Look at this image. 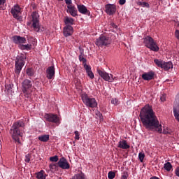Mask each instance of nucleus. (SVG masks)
<instances>
[{"label":"nucleus","mask_w":179,"mask_h":179,"mask_svg":"<svg viewBox=\"0 0 179 179\" xmlns=\"http://www.w3.org/2000/svg\"><path fill=\"white\" fill-rule=\"evenodd\" d=\"M110 43V38L106 37V36H102L96 39L95 44L98 47H103V45H108Z\"/></svg>","instance_id":"obj_9"},{"label":"nucleus","mask_w":179,"mask_h":179,"mask_svg":"<svg viewBox=\"0 0 179 179\" xmlns=\"http://www.w3.org/2000/svg\"><path fill=\"white\" fill-rule=\"evenodd\" d=\"M57 160H58V156H57V155L50 157V162H56Z\"/></svg>","instance_id":"obj_40"},{"label":"nucleus","mask_w":179,"mask_h":179,"mask_svg":"<svg viewBox=\"0 0 179 179\" xmlns=\"http://www.w3.org/2000/svg\"><path fill=\"white\" fill-rule=\"evenodd\" d=\"M99 117H103V115H101V113H99Z\"/></svg>","instance_id":"obj_51"},{"label":"nucleus","mask_w":179,"mask_h":179,"mask_svg":"<svg viewBox=\"0 0 179 179\" xmlns=\"http://www.w3.org/2000/svg\"><path fill=\"white\" fill-rule=\"evenodd\" d=\"M111 103H112V104H114L115 106H118V104H120V101H118V99H117L115 98H113L111 99Z\"/></svg>","instance_id":"obj_36"},{"label":"nucleus","mask_w":179,"mask_h":179,"mask_svg":"<svg viewBox=\"0 0 179 179\" xmlns=\"http://www.w3.org/2000/svg\"><path fill=\"white\" fill-rule=\"evenodd\" d=\"M173 115L176 120H177L179 122V102H177L173 106Z\"/></svg>","instance_id":"obj_21"},{"label":"nucleus","mask_w":179,"mask_h":179,"mask_svg":"<svg viewBox=\"0 0 179 179\" xmlns=\"http://www.w3.org/2000/svg\"><path fill=\"white\" fill-rule=\"evenodd\" d=\"M162 134H164V135H170V134H171V131L169 130V129H164L162 131Z\"/></svg>","instance_id":"obj_39"},{"label":"nucleus","mask_w":179,"mask_h":179,"mask_svg":"<svg viewBox=\"0 0 179 179\" xmlns=\"http://www.w3.org/2000/svg\"><path fill=\"white\" fill-rule=\"evenodd\" d=\"M143 43L145 46L147 48H149L150 51H154L155 52H157L159 50H160V48L157 45V43L155 41V39L152 38L150 36H147L144 39H143Z\"/></svg>","instance_id":"obj_4"},{"label":"nucleus","mask_w":179,"mask_h":179,"mask_svg":"<svg viewBox=\"0 0 179 179\" xmlns=\"http://www.w3.org/2000/svg\"><path fill=\"white\" fill-rule=\"evenodd\" d=\"M118 148L120 149H129L130 146L127 143V141L123 140L122 141H119Z\"/></svg>","instance_id":"obj_23"},{"label":"nucleus","mask_w":179,"mask_h":179,"mask_svg":"<svg viewBox=\"0 0 179 179\" xmlns=\"http://www.w3.org/2000/svg\"><path fill=\"white\" fill-rule=\"evenodd\" d=\"M175 36H176V38L179 40V30L178 29H176V31H175Z\"/></svg>","instance_id":"obj_44"},{"label":"nucleus","mask_w":179,"mask_h":179,"mask_svg":"<svg viewBox=\"0 0 179 179\" xmlns=\"http://www.w3.org/2000/svg\"><path fill=\"white\" fill-rule=\"evenodd\" d=\"M27 75H28V76H33V75H34V71H33V69H27Z\"/></svg>","instance_id":"obj_32"},{"label":"nucleus","mask_w":179,"mask_h":179,"mask_svg":"<svg viewBox=\"0 0 179 179\" xmlns=\"http://www.w3.org/2000/svg\"><path fill=\"white\" fill-rule=\"evenodd\" d=\"M33 86V83L29 79H25L22 83V90L24 94V97L29 99L30 97V89Z\"/></svg>","instance_id":"obj_6"},{"label":"nucleus","mask_w":179,"mask_h":179,"mask_svg":"<svg viewBox=\"0 0 179 179\" xmlns=\"http://www.w3.org/2000/svg\"><path fill=\"white\" fill-rule=\"evenodd\" d=\"M67 13H70L73 16V17H76L78 16V10L75 6H67Z\"/></svg>","instance_id":"obj_19"},{"label":"nucleus","mask_w":179,"mask_h":179,"mask_svg":"<svg viewBox=\"0 0 179 179\" xmlns=\"http://www.w3.org/2000/svg\"><path fill=\"white\" fill-rule=\"evenodd\" d=\"M137 5L138 6H142V8H150V5H149V3L145 1H138L137 2Z\"/></svg>","instance_id":"obj_29"},{"label":"nucleus","mask_w":179,"mask_h":179,"mask_svg":"<svg viewBox=\"0 0 179 179\" xmlns=\"http://www.w3.org/2000/svg\"><path fill=\"white\" fill-rule=\"evenodd\" d=\"M97 73L105 80L106 82H114V76L113 74H110L105 71H102L100 69L97 70Z\"/></svg>","instance_id":"obj_8"},{"label":"nucleus","mask_w":179,"mask_h":179,"mask_svg":"<svg viewBox=\"0 0 179 179\" xmlns=\"http://www.w3.org/2000/svg\"><path fill=\"white\" fill-rule=\"evenodd\" d=\"M22 128H24V122L22 120H18L13 123L10 129V134L17 143H20V137L23 136Z\"/></svg>","instance_id":"obj_2"},{"label":"nucleus","mask_w":179,"mask_h":179,"mask_svg":"<svg viewBox=\"0 0 179 179\" xmlns=\"http://www.w3.org/2000/svg\"><path fill=\"white\" fill-rule=\"evenodd\" d=\"M84 68L86 71L88 78L90 79H94V74L92 71V67L87 64L84 65Z\"/></svg>","instance_id":"obj_20"},{"label":"nucleus","mask_w":179,"mask_h":179,"mask_svg":"<svg viewBox=\"0 0 179 179\" xmlns=\"http://www.w3.org/2000/svg\"><path fill=\"white\" fill-rule=\"evenodd\" d=\"M64 37H69L73 34V27L71 25H66L63 29Z\"/></svg>","instance_id":"obj_15"},{"label":"nucleus","mask_w":179,"mask_h":179,"mask_svg":"<svg viewBox=\"0 0 179 179\" xmlns=\"http://www.w3.org/2000/svg\"><path fill=\"white\" fill-rule=\"evenodd\" d=\"M173 62H164V64L162 66V69H164V71H170V69H173Z\"/></svg>","instance_id":"obj_22"},{"label":"nucleus","mask_w":179,"mask_h":179,"mask_svg":"<svg viewBox=\"0 0 179 179\" xmlns=\"http://www.w3.org/2000/svg\"><path fill=\"white\" fill-rule=\"evenodd\" d=\"M138 158L140 162L142 163V162H143V159H145V153L140 152L138 154Z\"/></svg>","instance_id":"obj_38"},{"label":"nucleus","mask_w":179,"mask_h":179,"mask_svg":"<svg viewBox=\"0 0 179 179\" xmlns=\"http://www.w3.org/2000/svg\"><path fill=\"white\" fill-rule=\"evenodd\" d=\"M166 94H162L161 96H160V100L162 102H164L166 101Z\"/></svg>","instance_id":"obj_41"},{"label":"nucleus","mask_w":179,"mask_h":179,"mask_svg":"<svg viewBox=\"0 0 179 179\" xmlns=\"http://www.w3.org/2000/svg\"><path fill=\"white\" fill-rule=\"evenodd\" d=\"M155 64L158 66V68H163V65L164 64V61L159 59H154Z\"/></svg>","instance_id":"obj_28"},{"label":"nucleus","mask_w":179,"mask_h":179,"mask_svg":"<svg viewBox=\"0 0 179 179\" xmlns=\"http://www.w3.org/2000/svg\"><path fill=\"white\" fill-rule=\"evenodd\" d=\"M46 78H48V79H54V78H55V67L54 66L47 69Z\"/></svg>","instance_id":"obj_14"},{"label":"nucleus","mask_w":179,"mask_h":179,"mask_svg":"<svg viewBox=\"0 0 179 179\" xmlns=\"http://www.w3.org/2000/svg\"><path fill=\"white\" fill-rule=\"evenodd\" d=\"M81 99L86 107H89L90 108H96L98 106L96 98L89 97L87 94H83L81 95Z\"/></svg>","instance_id":"obj_5"},{"label":"nucleus","mask_w":179,"mask_h":179,"mask_svg":"<svg viewBox=\"0 0 179 179\" xmlns=\"http://www.w3.org/2000/svg\"><path fill=\"white\" fill-rule=\"evenodd\" d=\"M111 26H112L114 29H117V27H118V26L115 25V24H114V23H111Z\"/></svg>","instance_id":"obj_49"},{"label":"nucleus","mask_w":179,"mask_h":179,"mask_svg":"<svg viewBox=\"0 0 179 179\" xmlns=\"http://www.w3.org/2000/svg\"><path fill=\"white\" fill-rule=\"evenodd\" d=\"M164 169L166 170V171H171V169H173V165H171V163L166 162L164 165Z\"/></svg>","instance_id":"obj_30"},{"label":"nucleus","mask_w":179,"mask_h":179,"mask_svg":"<svg viewBox=\"0 0 179 179\" xmlns=\"http://www.w3.org/2000/svg\"><path fill=\"white\" fill-rule=\"evenodd\" d=\"M177 1H179V0H177Z\"/></svg>","instance_id":"obj_52"},{"label":"nucleus","mask_w":179,"mask_h":179,"mask_svg":"<svg viewBox=\"0 0 179 179\" xmlns=\"http://www.w3.org/2000/svg\"><path fill=\"white\" fill-rule=\"evenodd\" d=\"M108 178L109 179H114L115 178V173L113 171H109L108 173Z\"/></svg>","instance_id":"obj_33"},{"label":"nucleus","mask_w":179,"mask_h":179,"mask_svg":"<svg viewBox=\"0 0 179 179\" xmlns=\"http://www.w3.org/2000/svg\"><path fill=\"white\" fill-rule=\"evenodd\" d=\"M20 50H26L27 51H30V50H31V45L30 44H27V45H23V43L22 45H19Z\"/></svg>","instance_id":"obj_27"},{"label":"nucleus","mask_w":179,"mask_h":179,"mask_svg":"<svg viewBox=\"0 0 179 179\" xmlns=\"http://www.w3.org/2000/svg\"><path fill=\"white\" fill-rule=\"evenodd\" d=\"M25 162L26 163L30 162V155L28 154L25 156Z\"/></svg>","instance_id":"obj_42"},{"label":"nucleus","mask_w":179,"mask_h":179,"mask_svg":"<svg viewBox=\"0 0 179 179\" xmlns=\"http://www.w3.org/2000/svg\"><path fill=\"white\" fill-rule=\"evenodd\" d=\"M20 10L21 8L20 6H19V5H15L11 8L10 12L15 19L19 20V13H20Z\"/></svg>","instance_id":"obj_17"},{"label":"nucleus","mask_w":179,"mask_h":179,"mask_svg":"<svg viewBox=\"0 0 179 179\" xmlns=\"http://www.w3.org/2000/svg\"><path fill=\"white\" fill-rule=\"evenodd\" d=\"M38 141H41V142H48L50 141V135L48 134H44L39 136L38 137Z\"/></svg>","instance_id":"obj_25"},{"label":"nucleus","mask_w":179,"mask_h":179,"mask_svg":"<svg viewBox=\"0 0 179 179\" xmlns=\"http://www.w3.org/2000/svg\"><path fill=\"white\" fill-rule=\"evenodd\" d=\"M73 22H75V20H73L72 17H66L64 19L66 26H72L73 24Z\"/></svg>","instance_id":"obj_26"},{"label":"nucleus","mask_w":179,"mask_h":179,"mask_svg":"<svg viewBox=\"0 0 179 179\" xmlns=\"http://www.w3.org/2000/svg\"><path fill=\"white\" fill-rule=\"evenodd\" d=\"M175 174L177 177H179V166H178L175 170Z\"/></svg>","instance_id":"obj_45"},{"label":"nucleus","mask_w":179,"mask_h":179,"mask_svg":"<svg viewBox=\"0 0 179 179\" xmlns=\"http://www.w3.org/2000/svg\"><path fill=\"white\" fill-rule=\"evenodd\" d=\"M27 58L26 55L22 53L16 57L15 62V73L16 75H20V72L26 64Z\"/></svg>","instance_id":"obj_3"},{"label":"nucleus","mask_w":179,"mask_h":179,"mask_svg":"<svg viewBox=\"0 0 179 179\" xmlns=\"http://www.w3.org/2000/svg\"><path fill=\"white\" fill-rule=\"evenodd\" d=\"M58 166L63 170H68L71 166L65 157H62L58 162Z\"/></svg>","instance_id":"obj_13"},{"label":"nucleus","mask_w":179,"mask_h":179,"mask_svg":"<svg viewBox=\"0 0 179 179\" xmlns=\"http://www.w3.org/2000/svg\"><path fill=\"white\" fill-rule=\"evenodd\" d=\"M140 120L143 124V127L148 131H153V129H157V131L159 134H162L163 129H162V124L157 119V116L153 111V109L150 106L146 105L140 112Z\"/></svg>","instance_id":"obj_1"},{"label":"nucleus","mask_w":179,"mask_h":179,"mask_svg":"<svg viewBox=\"0 0 179 179\" xmlns=\"http://www.w3.org/2000/svg\"><path fill=\"white\" fill-rule=\"evenodd\" d=\"M141 78L143 80H153L155 79V71L145 72L142 74Z\"/></svg>","instance_id":"obj_16"},{"label":"nucleus","mask_w":179,"mask_h":179,"mask_svg":"<svg viewBox=\"0 0 179 179\" xmlns=\"http://www.w3.org/2000/svg\"><path fill=\"white\" fill-rule=\"evenodd\" d=\"M32 17V27L35 30V31H40V16L38 15V13L34 11L31 13Z\"/></svg>","instance_id":"obj_7"},{"label":"nucleus","mask_w":179,"mask_h":179,"mask_svg":"<svg viewBox=\"0 0 179 179\" xmlns=\"http://www.w3.org/2000/svg\"><path fill=\"white\" fill-rule=\"evenodd\" d=\"M105 12H106L107 15L111 16L117 12V6L115 4H106L105 6Z\"/></svg>","instance_id":"obj_11"},{"label":"nucleus","mask_w":179,"mask_h":179,"mask_svg":"<svg viewBox=\"0 0 179 179\" xmlns=\"http://www.w3.org/2000/svg\"><path fill=\"white\" fill-rule=\"evenodd\" d=\"M79 61H80V62H83L84 65H86L87 60L86 58L83 57V55H79Z\"/></svg>","instance_id":"obj_34"},{"label":"nucleus","mask_w":179,"mask_h":179,"mask_svg":"<svg viewBox=\"0 0 179 179\" xmlns=\"http://www.w3.org/2000/svg\"><path fill=\"white\" fill-rule=\"evenodd\" d=\"M37 179H45V176H44V171L41 170L40 172L36 173Z\"/></svg>","instance_id":"obj_31"},{"label":"nucleus","mask_w":179,"mask_h":179,"mask_svg":"<svg viewBox=\"0 0 179 179\" xmlns=\"http://www.w3.org/2000/svg\"><path fill=\"white\" fill-rule=\"evenodd\" d=\"M45 118L48 122H52L53 124H59V117L55 114L46 113Z\"/></svg>","instance_id":"obj_10"},{"label":"nucleus","mask_w":179,"mask_h":179,"mask_svg":"<svg viewBox=\"0 0 179 179\" xmlns=\"http://www.w3.org/2000/svg\"><path fill=\"white\" fill-rule=\"evenodd\" d=\"M128 177H129L128 172L127 171H124L122 173V176H121L120 179H127Z\"/></svg>","instance_id":"obj_37"},{"label":"nucleus","mask_w":179,"mask_h":179,"mask_svg":"<svg viewBox=\"0 0 179 179\" xmlns=\"http://www.w3.org/2000/svg\"><path fill=\"white\" fill-rule=\"evenodd\" d=\"M6 3V0H0V7Z\"/></svg>","instance_id":"obj_46"},{"label":"nucleus","mask_w":179,"mask_h":179,"mask_svg":"<svg viewBox=\"0 0 179 179\" xmlns=\"http://www.w3.org/2000/svg\"><path fill=\"white\" fill-rule=\"evenodd\" d=\"M36 4H33L32 5V9L34 10H36Z\"/></svg>","instance_id":"obj_50"},{"label":"nucleus","mask_w":179,"mask_h":179,"mask_svg":"<svg viewBox=\"0 0 179 179\" xmlns=\"http://www.w3.org/2000/svg\"><path fill=\"white\" fill-rule=\"evenodd\" d=\"M12 39L15 44H17L18 48H19V45H22V44H26V38L24 37L15 35L12 37Z\"/></svg>","instance_id":"obj_12"},{"label":"nucleus","mask_w":179,"mask_h":179,"mask_svg":"<svg viewBox=\"0 0 179 179\" xmlns=\"http://www.w3.org/2000/svg\"><path fill=\"white\" fill-rule=\"evenodd\" d=\"M125 2H127V0H119L120 5H125Z\"/></svg>","instance_id":"obj_47"},{"label":"nucleus","mask_w":179,"mask_h":179,"mask_svg":"<svg viewBox=\"0 0 179 179\" xmlns=\"http://www.w3.org/2000/svg\"><path fill=\"white\" fill-rule=\"evenodd\" d=\"M74 134H75L74 139L76 141H79V139H80V134H79V131H75Z\"/></svg>","instance_id":"obj_35"},{"label":"nucleus","mask_w":179,"mask_h":179,"mask_svg":"<svg viewBox=\"0 0 179 179\" xmlns=\"http://www.w3.org/2000/svg\"><path fill=\"white\" fill-rule=\"evenodd\" d=\"M79 50L80 52V55H84L85 50L83 49H82V48H80V47H79Z\"/></svg>","instance_id":"obj_48"},{"label":"nucleus","mask_w":179,"mask_h":179,"mask_svg":"<svg viewBox=\"0 0 179 179\" xmlns=\"http://www.w3.org/2000/svg\"><path fill=\"white\" fill-rule=\"evenodd\" d=\"M49 169L51 173H55V171H58L59 166L58 165V164H50L49 165Z\"/></svg>","instance_id":"obj_24"},{"label":"nucleus","mask_w":179,"mask_h":179,"mask_svg":"<svg viewBox=\"0 0 179 179\" xmlns=\"http://www.w3.org/2000/svg\"><path fill=\"white\" fill-rule=\"evenodd\" d=\"M66 2V4L68 5V6H73L72 5V0H64Z\"/></svg>","instance_id":"obj_43"},{"label":"nucleus","mask_w":179,"mask_h":179,"mask_svg":"<svg viewBox=\"0 0 179 179\" xmlns=\"http://www.w3.org/2000/svg\"><path fill=\"white\" fill-rule=\"evenodd\" d=\"M77 8L78 12H80V13H82V15H87L88 16H90V11L87 10V8H86L85 5L78 4Z\"/></svg>","instance_id":"obj_18"}]
</instances>
